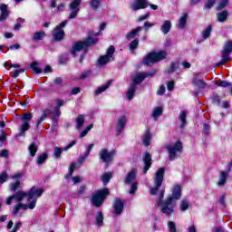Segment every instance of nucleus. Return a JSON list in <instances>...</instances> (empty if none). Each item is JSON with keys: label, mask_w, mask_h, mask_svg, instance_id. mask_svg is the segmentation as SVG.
Segmentation results:
<instances>
[{"label": "nucleus", "mask_w": 232, "mask_h": 232, "mask_svg": "<svg viewBox=\"0 0 232 232\" xmlns=\"http://www.w3.org/2000/svg\"><path fill=\"white\" fill-rule=\"evenodd\" d=\"M97 43H99V38L93 37V33H90L89 36L84 40L77 41L72 44L71 53L72 57H75L78 52H82V50H83V53H88V48L95 46Z\"/></svg>", "instance_id": "f257e3e1"}, {"label": "nucleus", "mask_w": 232, "mask_h": 232, "mask_svg": "<svg viewBox=\"0 0 232 232\" xmlns=\"http://www.w3.org/2000/svg\"><path fill=\"white\" fill-rule=\"evenodd\" d=\"M166 57H168L166 51H152L143 57L142 63L145 64V66H151V64H156V63L164 61Z\"/></svg>", "instance_id": "f03ea898"}, {"label": "nucleus", "mask_w": 232, "mask_h": 232, "mask_svg": "<svg viewBox=\"0 0 232 232\" xmlns=\"http://www.w3.org/2000/svg\"><path fill=\"white\" fill-rule=\"evenodd\" d=\"M108 197H110V188H103L96 190L95 193L92 195L91 202L94 208H102Z\"/></svg>", "instance_id": "7ed1b4c3"}, {"label": "nucleus", "mask_w": 232, "mask_h": 232, "mask_svg": "<svg viewBox=\"0 0 232 232\" xmlns=\"http://www.w3.org/2000/svg\"><path fill=\"white\" fill-rule=\"evenodd\" d=\"M182 198V186L180 184H176L173 186L171 189V195H169L166 198L165 208L168 206H173V209H175L177 206V200H180Z\"/></svg>", "instance_id": "20e7f679"}, {"label": "nucleus", "mask_w": 232, "mask_h": 232, "mask_svg": "<svg viewBox=\"0 0 232 232\" xmlns=\"http://www.w3.org/2000/svg\"><path fill=\"white\" fill-rule=\"evenodd\" d=\"M229 53H232V41H227L225 45L223 46V50L221 51V60L215 63V66H225L226 63L231 61V56Z\"/></svg>", "instance_id": "39448f33"}, {"label": "nucleus", "mask_w": 232, "mask_h": 232, "mask_svg": "<svg viewBox=\"0 0 232 232\" xmlns=\"http://www.w3.org/2000/svg\"><path fill=\"white\" fill-rule=\"evenodd\" d=\"M166 173V169L160 168L154 177V188H150V194L152 196L157 195L160 186H162V182H164V175Z\"/></svg>", "instance_id": "423d86ee"}, {"label": "nucleus", "mask_w": 232, "mask_h": 232, "mask_svg": "<svg viewBox=\"0 0 232 232\" xmlns=\"http://www.w3.org/2000/svg\"><path fill=\"white\" fill-rule=\"evenodd\" d=\"M164 193L166 190L160 189L159 194V200L157 201V206H161L160 212L165 215V217H171L173 213H175V209H173V206L168 205L166 208V199L164 200Z\"/></svg>", "instance_id": "0eeeda50"}, {"label": "nucleus", "mask_w": 232, "mask_h": 232, "mask_svg": "<svg viewBox=\"0 0 232 232\" xmlns=\"http://www.w3.org/2000/svg\"><path fill=\"white\" fill-rule=\"evenodd\" d=\"M66 24H68V20L63 21L53 28L52 32L53 39L56 43H61V41H64L66 33L63 29L64 28V26H66Z\"/></svg>", "instance_id": "6e6552de"}, {"label": "nucleus", "mask_w": 232, "mask_h": 232, "mask_svg": "<svg viewBox=\"0 0 232 232\" xmlns=\"http://www.w3.org/2000/svg\"><path fill=\"white\" fill-rule=\"evenodd\" d=\"M32 114L30 112H26L22 116V121L24 123L20 127V132L18 133V137H26V131L30 130V122L32 121Z\"/></svg>", "instance_id": "1a4fd4ad"}, {"label": "nucleus", "mask_w": 232, "mask_h": 232, "mask_svg": "<svg viewBox=\"0 0 232 232\" xmlns=\"http://www.w3.org/2000/svg\"><path fill=\"white\" fill-rule=\"evenodd\" d=\"M167 150L169 151V160L173 161L175 160V159H177V151H179V153H182V150H184V146L182 145V141L179 140L176 141L174 146L167 147Z\"/></svg>", "instance_id": "9d476101"}, {"label": "nucleus", "mask_w": 232, "mask_h": 232, "mask_svg": "<svg viewBox=\"0 0 232 232\" xmlns=\"http://www.w3.org/2000/svg\"><path fill=\"white\" fill-rule=\"evenodd\" d=\"M158 72H159V70L153 69L150 72H140V73L136 74V76L133 78L131 84L133 86H136V88H137V85L140 84V82H142L144 81V79H146L147 77H154V75H157Z\"/></svg>", "instance_id": "9b49d317"}, {"label": "nucleus", "mask_w": 232, "mask_h": 232, "mask_svg": "<svg viewBox=\"0 0 232 232\" xmlns=\"http://www.w3.org/2000/svg\"><path fill=\"white\" fill-rule=\"evenodd\" d=\"M124 206H126V201L122 200L121 198H115L112 203V209L116 217H121L124 211Z\"/></svg>", "instance_id": "f8f14e48"}, {"label": "nucleus", "mask_w": 232, "mask_h": 232, "mask_svg": "<svg viewBox=\"0 0 232 232\" xmlns=\"http://www.w3.org/2000/svg\"><path fill=\"white\" fill-rule=\"evenodd\" d=\"M115 155V151H108V149H102L99 153V158L102 162L105 163L106 168H108L110 162H112L113 156Z\"/></svg>", "instance_id": "ddd939ff"}, {"label": "nucleus", "mask_w": 232, "mask_h": 232, "mask_svg": "<svg viewBox=\"0 0 232 232\" xmlns=\"http://www.w3.org/2000/svg\"><path fill=\"white\" fill-rule=\"evenodd\" d=\"M81 3H82V0H73L71 2L69 5V10H72V12L69 14V19H75V17H77V14L81 12V9H79Z\"/></svg>", "instance_id": "4468645a"}, {"label": "nucleus", "mask_w": 232, "mask_h": 232, "mask_svg": "<svg viewBox=\"0 0 232 232\" xmlns=\"http://www.w3.org/2000/svg\"><path fill=\"white\" fill-rule=\"evenodd\" d=\"M43 193H44V189L43 188L34 186L27 193V200L30 201L34 198H39V197H43Z\"/></svg>", "instance_id": "2eb2a0df"}, {"label": "nucleus", "mask_w": 232, "mask_h": 232, "mask_svg": "<svg viewBox=\"0 0 232 232\" xmlns=\"http://www.w3.org/2000/svg\"><path fill=\"white\" fill-rule=\"evenodd\" d=\"M143 173L144 175H146V173H148V171H150V168H151V166L153 165V160L151 158V153L145 151L143 153Z\"/></svg>", "instance_id": "dca6fc26"}, {"label": "nucleus", "mask_w": 232, "mask_h": 232, "mask_svg": "<svg viewBox=\"0 0 232 232\" xmlns=\"http://www.w3.org/2000/svg\"><path fill=\"white\" fill-rule=\"evenodd\" d=\"M150 6V2L148 0H134L133 4L131 5L130 8L134 12L139 10H144Z\"/></svg>", "instance_id": "f3484780"}, {"label": "nucleus", "mask_w": 232, "mask_h": 232, "mask_svg": "<svg viewBox=\"0 0 232 232\" xmlns=\"http://www.w3.org/2000/svg\"><path fill=\"white\" fill-rule=\"evenodd\" d=\"M126 122H128V120L126 119V116L122 115L119 118V120L116 123V135H117V137L121 135L122 131L124 130V128H126Z\"/></svg>", "instance_id": "a211bd4d"}, {"label": "nucleus", "mask_w": 232, "mask_h": 232, "mask_svg": "<svg viewBox=\"0 0 232 232\" xmlns=\"http://www.w3.org/2000/svg\"><path fill=\"white\" fill-rule=\"evenodd\" d=\"M0 23L6 21L10 17V11H8V5L6 4L0 5Z\"/></svg>", "instance_id": "6ab92c4d"}, {"label": "nucleus", "mask_w": 232, "mask_h": 232, "mask_svg": "<svg viewBox=\"0 0 232 232\" xmlns=\"http://www.w3.org/2000/svg\"><path fill=\"white\" fill-rule=\"evenodd\" d=\"M186 119H188V111H181L179 116V121H180L179 128L181 130H184V128H186V124H188V121H186Z\"/></svg>", "instance_id": "aec40b11"}, {"label": "nucleus", "mask_w": 232, "mask_h": 232, "mask_svg": "<svg viewBox=\"0 0 232 232\" xmlns=\"http://www.w3.org/2000/svg\"><path fill=\"white\" fill-rule=\"evenodd\" d=\"M137 179V169H132L130 171L128 172L124 183L125 184H131L133 180Z\"/></svg>", "instance_id": "412c9836"}, {"label": "nucleus", "mask_w": 232, "mask_h": 232, "mask_svg": "<svg viewBox=\"0 0 232 232\" xmlns=\"http://www.w3.org/2000/svg\"><path fill=\"white\" fill-rule=\"evenodd\" d=\"M52 110L50 109H45L43 111V114L42 116L38 119L37 122H36V128H39V126L41 125V123L44 121H46L48 115L52 114Z\"/></svg>", "instance_id": "4be33fe9"}, {"label": "nucleus", "mask_w": 232, "mask_h": 232, "mask_svg": "<svg viewBox=\"0 0 232 232\" xmlns=\"http://www.w3.org/2000/svg\"><path fill=\"white\" fill-rule=\"evenodd\" d=\"M142 31V26H138L136 27L134 30L129 32L126 34V39H128L130 41V39H135V37H137V35H139V32Z\"/></svg>", "instance_id": "5701e85b"}, {"label": "nucleus", "mask_w": 232, "mask_h": 232, "mask_svg": "<svg viewBox=\"0 0 232 232\" xmlns=\"http://www.w3.org/2000/svg\"><path fill=\"white\" fill-rule=\"evenodd\" d=\"M13 198H14V200L20 203L21 201H23V198H28V193L23 190H18L14 195H13Z\"/></svg>", "instance_id": "b1692460"}, {"label": "nucleus", "mask_w": 232, "mask_h": 232, "mask_svg": "<svg viewBox=\"0 0 232 232\" xmlns=\"http://www.w3.org/2000/svg\"><path fill=\"white\" fill-rule=\"evenodd\" d=\"M137 92V86L130 84V86L128 89V92L126 93L127 99L129 101H132L133 98L135 97V92Z\"/></svg>", "instance_id": "393cba45"}, {"label": "nucleus", "mask_w": 232, "mask_h": 232, "mask_svg": "<svg viewBox=\"0 0 232 232\" xmlns=\"http://www.w3.org/2000/svg\"><path fill=\"white\" fill-rule=\"evenodd\" d=\"M160 30L162 34H164L165 35L169 34V31L171 30V21L169 20L165 21L161 25Z\"/></svg>", "instance_id": "a878e982"}, {"label": "nucleus", "mask_w": 232, "mask_h": 232, "mask_svg": "<svg viewBox=\"0 0 232 232\" xmlns=\"http://www.w3.org/2000/svg\"><path fill=\"white\" fill-rule=\"evenodd\" d=\"M229 15V12L227 10H224L220 13L217 14L218 23H224V21L227 20V16Z\"/></svg>", "instance_id": "bb28decb"}, {"label": "nucleus", "mask_w": 232, "mask_h": 232, "mask_svg": "<svg viewBox=\"0 0 232 232\" xmlns=\"http://www.w3.org/2000/svg\"><path fill=\"white\" fill-rule=\"evenodd\" d=\"M113 178V173L111 172H105L102 175V181L103 182V185L106 186L107 184H110V180Z\"/></svg>", "instance_id": "cd10ccee"}, {"label": "nucleus", "mask_w": 232, "mask_h": 232, "mask_svg": "<svg viewBox=\"0 0 232 232\" xmlns=\"http://www.w3.org/2000/svg\"><path fill=\"white\" fill-rule=\"evenodd\" d=\"M28 151L31 157H35V155H37V151H39V148L37 147L35 142H33L28 146Z\"/></svg>", "instance_id": "c85d7f7f"}, {"label": "nucleus", "mask_w": 232, "mask_h": 232, "mask_svg": "<svg viewBox=\"0 0 232 232\" xmlns=\"http://www.w3.org/2000/svg\"><path fill=\"white\" fill-rule=\"evenodd\" d=\"M227 173L226 171H220L219 172V180L218 182V186H224V184H226V182H227Z\"/></svg>", "instance_id": "c756f323"}, {"label": "nucleus", "mask_w": 232, "mask_h": 232, "mask_svg": "<svg viewBox=\"0 0 232 232\" xmlns=\"http://www.w3.org/2000/svg\"><path fill=\"white\" fill-rule=\"evenodd\" d=\"M111 85V81H109L105 84L98 87L95 90L96 95H99V94L102 93L103 92H106V90L109 89Z\"/></svg>", "instance_id": "7c9ffc66"}, {"label": "nucleus", "mask_w": 232, "mask_h": 232, "mask_svg": "<svg viewBox=\"0 0 232 232\" xmlns=\"http://www.w3.org/2000/svg\"><path fill=\"white\" fill-rule=\"evenodd\" d=\"M84 114H79L76 117V130H81V128H82V126L84 125Z\"/></svg>", "instance_id": "2f4dec72"}, {"label": "nucleus", "mask_w": 232, "mask_h": 232, "mask_svg": "<svg viewBox=\"0 0 232 232\" xmlns=\"http://www.w3.org/2000/svg\"><path fill=\"white\" fill-rule=\"evenodd\" d=\"M46 37V33L44 31H39L34 34L33 41H43Z\"/></svg>", "instance_id": "473e14b6"}, {"label": "nucleus", "mask_w": 232, "mask_h": 232, "mask_svg": "<svg viewBox=\"0 0 232 232\" xmlns=\"http://www.w3.org/2000/svg\"><path fill=\"white\" fill-rule=\"evenodd\" d=\"M48 159V153L44 152L43 154L39 155L36 160V164L38 166H43L46 162V160Z\"/></svg>", "instance_id": "72a5a7b5"}, {"label": "nucleus", "mask_w": 232, "mask_h": 232, "mask_svg": "<svg viewBox=\"0 0 232 232\" xmlns=\"http://www.w3.org/2000/svg\"><path fill=\"white\" fill-rule=\"evenodd\" d=\"M143 144L148 148L151 144V132L150 130H147L145 132L144 138H143Z\"/></svg>", "instance_id": "f704fd0d"}, {"label": "nucleus", "mask_w": 232, "mask_h": 232, "mask_svg": "<svg viewBox=\"0 0 232 232\" xmlns=\"http://www.w3.org/2000/svg\"><path fill=\"white\" fill-rule=\"evenodd\" d=\"M96 225L104 226V214L102 211H100L96 214Z\"/></svg>", "instance_id": "c9c22d12"}, {"label": "nucleus", "mask_w": 232, "mask_h": 232, "mask_svg": "<svg viewBox=\"0 0 232 232\" xmlns=\"http://www.w3.org/2000/svg\"><path fill=\"white\" fill-rule=\"evenodd\" d=\"M193 84H194V86H198V88H199L200 90H204V88H206V86H208V83H206V82H204V80H202V79L194 80Z\"/></svg>", "instance_id": "e433bc0d"}, {"label": "nucleus", "mask_w": 232, "mask_h": 232, "mask_svg": "<svg viewBox=\"0 0 232 232\" xmlns=\"http://www.w3.org/2000/svg\"><path fill=\"white\" fill-rule=\"evenodd\" d=\"M111 60V58L105 54V55L100 56V58L98 59V63L99 64H101V66H104V64H108V63H110Z\"/></svg>", "instance_id": "4c0bfd02"}, {"label": "nucleus", "mask_w": 232, "mask_h": 232, "mask_svg": "<svg viewBox=\"0 0 232 232\" xmlns=\"http://www.w3.org/2000/svg\"><path fill=\"white\" fill-rule=\"evenodd\" d=\"M31 68L34 72L35 75H39V73H43V69L39 68V63L37 62H33L31 63Z\"/></svg>", "instance_id": "58836bf2"}, {"label": "nucleus", "mask_w": 232, "mask_h": 232, "mask_svg": "<svg viewBox=\"0 0 232 232\" xmlns=\"http://www.w3.org/2000/svg\"><path fill=\"white\" fill-rule=\"evenodd\" d=\"M90 7L92 10H94V12H97V10H99L101 7V0H91Z\"/></svg>", "instance_id": "ea45409f"}, {"label": "nucleus", "mask_w": 232, "mask_h": 232, "mask_svg": "<svg viewBox=\"0 0 232 232\" xmlns=\"http://www.w3.org/2000/svg\"><path fill=\"white\" fill-rule=\"evenodd\" d=\"M188 23V13H185L180 18H179V28L184 29L186 28V24Z\"/></svg>", "instance_id": "a19ab883"}, {"label": "nucleus", "mask_w": 232, "mask_h": 232, "mask_svg": "<svg viewBox=\"0 0 232 232\" xmlns=\"http://www.w3.org/2000/svg\"><path fill=\"white\" fill-rule=\"evenodd\" d=\"M213 31V25L209 24L203 32L202 37L203 39H208L209 35H211V32Z\"/></svg>", "instance_id": "79ce46f5"}, {"label": "nucleus", "mask_w": 232, "mask_h": 232, "mask_svg": "<svg viewBox=\"0 0 232 232\" xmlns=\"http://www.w3.org/2000/svg\"><path fill=\"white\" fill-rule=\"evenodd\" d=\"M129 48L130 52H135V50L139 48V38H135L133 41H131L129 44Z\"/></svg>", "instance_id": "37998d69"}, {"label": "nucleus", "mask_w": 232, "mask_h": 232, "mask_svg": "<svg viewBox=\"0 0 232 232\" xmlns=\"http://www.w3.org/2000/svg\"><path fill=\"white\" fill-rule=\"evenodd\" d=\"M227 5H229V0H221L219 2V4L218 5L216 10L218 12L222 11L224 8H226V6H227Z\"/></svg>", "instance_id": "c03bdc74"}, {"label": "nucleus", "mask_w": 232, "mask_h": 232, "mask_svg": "<svg viewBox=\"0 0 232 232\" xmlns=\"http://www.w3.org/2000/svg\"><path fill=\"white\" fill-rule=\"evenodd\" d=\"M162 113H163L162 107H156L154 109V111H152V117L154 119H159V117H160V115H162Z\"/></svg>", "instance_id": "a18cd8bd"}, {"label": "nucleus", "mask_w": 232, "mask_h": 232, "mask_svg": "<svg viewBox=\"0 0 232 232\" xmlns=\"http://www.w3.org/2000/svg\"><path fill=\"white\" fill-rule=\"evenodd\" d=\"M179 68V62H172L169 68L166 71L167 73H173Z\"/></svg>", "instance_id": "49530a36"}, {"label": "nucleus", "mask_w": 232, "mask_h": 232, "mask_svg": "<svg viewBox=\"0 0 232 232\" xmlns=\"http://www.w3.org/2000/svg\"><path fill=\"white\" fill-rule=\"evenodd\" d=\"M63 151H64L63 148L55 147L54 152H53L54 159H61V155H63Z\"/></svg>", "instance_id": "de8ad7c7"}, {"label": "nucleus", "mask_w": 232, "mask_h": 232, "mask_svg": "<svg viewBox=\"0 0 232 232\" xmlns=\"http://www.w3.org/2000/svg\"><path fill=\"white\" fill-rule=\"evenodd\" d=\"M19 188H21V181L20 180H16L15 182L11 183L9 185L10 191H15L16 189H19Z\"/></svg>", "instance_id": "09e8293b"}, {"label": "nucleus", "mask_w": 232, "mask_h": 232, "mask_svg": "<svg viewBox=\"0 0 232 232\" xmlns=\"http://www.w3.org/2000/svg\"><path fill=\"white\" fill-rule=\"evenodd\" d=\"M8 137V133H6V131L2 130L1 134H0V148H3V146H5L4 142L6 140Z\"/></svg>", "instance_id": "8fccbe9b"}, {"label": "nucleus", "mask_w": 232, "mask_h": 232, "mask_svg": "<svg viewBox=\"0 0 232 232\" xmlns=\"http://www.w3.org/2000/svg\"><path fill=\"white\" fill-rule=\"evenodd\" d=\"M179 208L181 211H188V209H189V203L188 202V200L183 199L181 200Z\"/></svg>", "instance_id": "3c124183"}, {"label": "nucleus", "mask_w": 232, "mask_h": 232, "mask_svg": "<svg viewBox=\"0 0 232 232\" xmlns=\"http://www.w3.org/2000/svg\"><path fill=\"white\" fill-rule=\"evenodd\" d=\"M217 0H207V3L204 5V10H211L212 6H215Z\"/></svg>", "instance_id": "603ef678"}, {"label": "nucleus", "mask_w": 232, "mask_h": 232, "mask_svg": "<svg viewBox=\"0 0 232 232\" xmlns=\"http://www.w3.org/2000/svg\"><path fill=\"white\" fill-rule=\"evenodd\" d=\"M68 61H69V59H68V55H66V54H61L60 56H59V60H58V63H59V64H67L68 63Z\"/></svg>", "instance_id": "864d4df0"}, {"label": "nucleus", "mask_w": 232, "mask_h": 232, "mask_svg": "<svg viewBox=\"0 0 232 232\" xmlns=\"http://www.w3.org/2000/svg\"><path fill=\"white\" fill-rule=\"evenodd\" d=\"M215 84L216 86H219L221 88H227L231 86V82L226 81L216 82Z\"/></svg>", "instance_id": "5fc2aeb1"}, {"label": "nucleus", "mask_w": 232, "mask_h": 232, "mask_svg": "<svg viewBox=\"0 0 232 232\" xmlns=\"http://www.w3.org/2000/svg\"><path fill=\"white\" fill-rule=\"evenodd\" d=\"M168 229H169V232H177V224H175V222L173 221H169Z\"/></svg>", "instance_id": "6e6d98bb"}, {"label": "nucleus", "mask_w": 232, "mask_h": 232, "mask_svg": "<svg viewBox=\"0 0 232 232\" xmlns=\"http://www.w3.org/2000/svg\"><path fill=\"white\" fill-rule=\"evenodd\" d=\"M139 188V183L133 182L130 186V189L129 191L130 195H135L137 193V189Z\"/></svg>", "instance_id": "4d7b16f0"}, {"label": "nucleus", "mask_w": 232, "mask_h": 232, "mask_svg": "<svg viewBox=\"0 0 232 232\" xmlns=\"http://www.w3.org/2000/svg\"><path fill=\"white\" fill-rule=\"evenodd\" d=\"M113 53H115V46L110 45L106 51V55L111 59L113 57Z\"/></svg>", "instance_id": "13d9d810"}, {"label": "nucleus", "mask_w": 232, "mask_h": 232, "mask_svg": "<svg viewBox=\"0 0 232 232\" xmlns=\"http://www.w3.org/2000/svg\"><path fill=\"white\" fill-rule=\"evenodd\" d=\"M0 180L5 184V182L8 181V172L6 170L2 171L0 173Z\"/></svg>", "instance_id": "bf43d9fd"}, {"label": "nucleus", "mask_w": 232, "mask_h": 232, "mask_svg": "<svg viewBox=\"0 0 232 232\" xmlns=\"http://www.w3.org/2000/svg\"><path fill=\"white\" fill-rule=\"evenodd\" d=\"M10 157V150L4 149L0 150V158L1 159H8Z\"/></svg>", "instance_id": "052dcab7"}, {"label": "nucleus", "mask_w": 232, "mask_h": 232, "mask_svg": "<svg viewBox=\"0 0 232 232\" xmlns=\"http://www.w3.org/2000/svg\"><path fill=\"white\" fill-rule=\"evenodd\" d=\"M26 72V69L24 68H22V69H19V70H15L12 75V77L14 79H17V77H19L20 73H24Z\"/></svg>", "instance_id": "680f3d73"}, {"label": "nucleus", "mask_w": 232, "mask_h": 232, "mask_svg": "<svg viewBox=\"0 0 232 232\" xmlns=\"http://www.w3.org/2000/svg\"><path fill=\"white\" fill-rule=\"evenodd\" d=\"M153 26H155V24L151 22H145L143 24V30L144 32H148V30H150V28H153Z\"/></svg>", "instance_id": "e2e57ef3"}, {"label": "nucleus", "mask_w": 232, "mask_h": 232, "mask_svg": "<svg viewBox=\"0 0 232 232\" xmlns=\"http://www.w3.org/2000/svg\"><path fill=\"white\" fill-rule=\"evenodd\" d=\"M211 130V127H209V123H205L203 125V133L208 137L209 135V130Z\"/></svg>", "instance_id": "0e129e2a"}, {"label": "nucleus", "mask_w": 232, "mask_h": 232, "mask_svg": "<svg viewBox=\"0 0 232 232\" xmlns=\"http://www.w3.org/2000/svg\"><path fill=\"white\" fill-rule=\"evenodd\" d=\"M212 102H216V104H220V102H221L220 96L217 93H214L212 95Z\"/></svg>", "instance_id": "69168bd1"}, {"label": "nucleus", "mask_w": 232, "mask_h": 232, "mask_svg": "<svg viewBox=\"0 0 232 232\" xmlns=\"http://www.w3.org/2000/svg\"><path fill=\"white\" fill-rule=\"evenodd\" d=\"M167 88L169 92H173V90H175V82L174 81L168 82Z\"/></svg>", "instance_id": "338daca9"}, {"label": "nucleus", "mask_w": 232, "mask_h": 232, "mask_svg": "<svg viewBox=\"0 0 232 232\" xmlns=\"http://www.w3.org/2000/svg\"><path fill=\"white\" fill-rule=\"evenodd\" d=\"M164 93H166V86L160 85L157 91V95H164Z\"/></svg>", "instance_id": "774afa93"}]
</instances>
